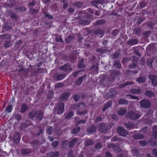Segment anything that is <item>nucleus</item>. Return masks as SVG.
Masks as SVG:
<instances>
[{"label": "nucleus", "instance_id": "f257e3e1", "mask_svg": "<svg viewBox=\"0 0 157 157\" xmlns=\"http://www.w3.org/2000/svg\"><path fill=\"white\" fill-rule=\"evenodd\" d=\"M127 118H128L131 120H135L138 119L140 117V115L138 113H136L132 111H129L126 114Z\"/></svg>", "mask_w": 157, "mask_h": 157}, {"label": "nucleus", "instance_id": "f03ea898", "mask_svg": "<svg viewBox=\"0 0 157 157\" xmlns=\"http://www.w3.org/2000/svg\"><path fill=\"white\" fill-rule=\"evenodd\" d=\"M141 107L147 109L150 108L151 105V103L150 101L147 99H143L140 101Z\"/></svg>", "mask_w": 157, "mask_h": 157}, {"label": "nucleus", "instance_id": "7ed1b4c3", "mask_svg": "<svg viewBox=\"0 0 157 157\" xmlns=\"http://www.w3.org/2000/svg\"><path fill=\"white\" fill-rule=\"evenodd\" d=\"M132 58V63L129 64L128 67L131 69H135L136 68L137 66V62L139 59V58L136 56H133Z\"/></svg>", "mask_w": 157, "mask_h": 157}, {"label": "nucleus", "instance_id": "20e7f679", "mask_svg": "<svg viewBox=\"0 0 157 157\" xmlns=\"http://www.w3.org/2000/svg\"><path fill=\"white\" fill-rule=\"evenodd\" d=\"M90 70L93 72L94 74H97L98 73L99 70V63L98 62L94 63L93 64L90 68Z\"/></svg>", "mask_w": 157, "mask_h": 157}, {"label": "nucleus", "instance_id": "39448f33", "mask_svg": "<svg viewBox=\"0 0 157 157\" xmlns=\"http://www.w3.org/2000/svg\"><path fill=\"white\" fill-rule=\"evenodd\" d=\"M118 133L123 137L126 136L128 134V132L121 127H118L117 128Z\"/></svg>", "mask_w": 157, "mask_h": 157}, {"label": "nucleus", "instance_id": "423d86ee", "mask_svg": "<svg viewBox=\"0 0 157 157\" xmlns=\"http://www.w3.org/2000/svg\"><path fill=\"white\" fill-rule=\"evenodd\" d=\"M98 129L99 131L101 133H105L108 129L106 125L103 123H100L98 125Z\"/></svg>", "mask_w": 157, "mask_h": 157}, {"label": "nucleus", "instance_id": "0eeeda50", "mask_svg": "<svg viewBox=\"0 0 157 157\" xmlns=\"http://www.w3.org/2000/svg\"><path fill=\"white\" fill-rule=\"evenodd\" d=\"M149 78L151 81L152 85L154 86H157V75L153 74L149 75Z\"/></svg>", "mask_w": 157, "mask_h": 157}, {"label": "nucleus", "instance_id": "6e6552de", "mask_svg": "<svg viewBox=\"0 0 157 157\" xmlns=\"http://www.w3.org/2000/svg\"><path fill=\"white\" fill-rule=\"evenodd\" d=\"M65 76V75L64 73H56L54 74L53 78L55 80L59 81L63 79Z\"/></svg>", "mask_w": 157, "mask_h": 157}, {"label": "nucleus", "instance_id": "1a4fd4ad", "mask_svg": "<svg viewBox=\"0 0 157 157\" xmlns=\"http://www.w3.org/2000/svg\"><path fill=\"white\" fill-rule=\"evenodd\" d=\"M77 55L76 52H71L69 56V60L72 63H74L76 62Z\"/></svg>", "mask_w": 157, "mask_h": 157}, {"label": "nucleus", "instance_id": "9d476101", "mask_svg": "<svg viewBox=\"0 0 157 157\" xmlns=\"http://www.w3.org/2000/svg\"><path fill=\"white\" fill-rule=\"evenodd\" d=\"M59 69L64 71H70L72 70L71 66L69 63H66L63 66H60Z\"/></svg>", "mask_w": 157, "mask_h": 157}, {"label": "nucleus", "instance_id": "9b49d317", "mask_svg": "<svg viewBox=\"0 0 157 157\" xmlns=\"http://www.w3.org/2000/svg\"><path fill=\"white\" fill-rule=\"evenodd\" d=\"M64 109V103L61 102L59 103L56 108V109L57 111V113L60 114L62 113Z\"/></svg>", "mask_w": 157, "mask_h": 157}, {"label": "nucleus", "instance_id": "f8f14e48", "mask_svg": "<svg viewBox=\"0 0 157 157\" xmlns=\"http://www.w3.org/2000/svg\"><path fill=\"white\" fill-rule=\"evenodd\" d=\"M75 19L79 20L80 21L78 22V23L83 26L89 25L90 22L89 20H82V17L80 16H78L77 17L75 18Z\"/></svg>", "mask_w": 157, "mask_h": 157}, {"label": "nucleus", "instance_id": "ddd939ff", "mask_svg": "<svg viewBox=\"0 0 157 157\" xmlns=\"http://www.w3.org/2000/svg\"><path fill=\"white\" fill-rule=\"evenodd\" d=\"M72 107L73 108H74L75 109L77 108L78 109V110H80L84 109L86 108V106L85 104L83 102H81L77 105L76 104L73 105Z\"/></svg>", "mask_w": 157, "mask_h": 157}, {"label": "nucleus", "instance_id": "4468645a", "mask_svg": "<svg viewBox=\"0 0 157 157\" xmlns=\"http://www.w3.org/2000/svg\"><path fill=\"white\" fill-rule=\"evenodd\" d=\"M120 72L119 71L116 70H113L111 72L110 75V78L112 80H114L115 78L118 76L120 75Z\"/></svg>", "mask_w": 157, "mask_h": 157}, {"label": "nucleus", "instance_id": "2eb2a0df", "mask_svg": "<svg viewBox=\"0 0 157 157\" xmlns=\"http://www.w3.org/2000/svg\"><path fill=\"white\" fill-rule=\"evenodd\" d=\"M139 42L138 39L137 38L132 39L128 40L127 44L129 45L132 46L138 44Z\"/></svg>", "mask_w": 157, "mask_h": 157}, {"label": "nucleus", "instance_id": "dca6fc26", "mask_svg": "<svg viewBox=\"0 0 157 157\" xmlns=\"http://www.w3.org/2000/svg\"><path fill=\"white\" fill-rule=\"evenodd\" d=\"M108 147L112 149L115 152H119L120 151V147L113 143L109 144L108 145Z\"/></svg>", "mask_w": 157, "mask_h": 157}, {"label": "nucleus", "instance_id": "f3484780", "mask_svg": "<svg viewBox=\"0 0 157 157\" xmlns=\"http://www.w3.org/2000/svg\"><path fill=\"white\" fill-rule=\"evenodd\" d=\"M71 94L70 92L64 93L61 94L60 96L61 100L67 101Z\"/></svg>", "mask_w": 157, "mask_h": 157}, {"label": "nucleus", "instance_id": "a211bd4d", "mask_svg": "<svg viewBox=\"0 0 157 157\" xmlns=\"http://www.w3.org/2000/svg\"><path fill=\"white\" fill-rule=\"evenodd\" d=\"M36 132L35 133V135L37 136H42L43 134L44 129L40 127H37L36 128Z\"/></svg>", "mask_w": 157, "mask_h": 157}, {"label": "nucleus", "instance_id": "6ab92c4d", "mask_svg": "<svg viewBox=\"0 0 157 157\" xmlns=\"http://www.w3.org/2000/svg\"><path fill=\"white\" fill-rule=\"evenodd\" d=\"M124 125L127 129H131L132 128H135V124L130 122H128L124 123Z\"/></svg>", "mask_w": 157, "mask_h": 157}, {"label": "nucleus", "instance_id": "aec40b11", "mask_svg": "<svg viewBox=\"0 0 157 157\" xmlns=\"http://www.w3.org/2000/svg\"><path fill=\"white\" fill-rule=\"evenodd\" d=\"M96 130V127L94 125H92L88 127L87 129V132L90 134H91L95 132Z\"/></svg>", "mask_w": 157, "mask_h": 157}, {"label": "nucleus", "instance_id": "412c9836", "mask_svg": "<svg viewBox=\"0 0 157 157\" xmlns=\"http://www.w3.org/2000/svg\"><path fill=\"white\" fill-rule=\"evenodd\" d=\"M40 141L38 140H34L30 142L33 148L34 149H36L38 148L39 146V145L41 144L39 143Z\"/></svg>", "mask_w": 157, "mask_h": 157}, {"label": "nucleus", "instance_id": "4be33fe9", "mask_svg": "<svg viewBox=\"0 0 157 157\" xmlns=\"http://www.w3.org/2000/svg\"><path fill=\"white\" fill-rule=\"evenodd\" d=\"M15 10L19 13H22L25 11L26 8L23 6H16L14 7Z\"/></svg>", "mask_w": 157, "mask_h": 157}, {"label": "nucleus", "instance_id": "5701e85b", "mask_svg": "<svg viewBox=\"0 0 157 157\" xmlns=\"http://www.w3.org/2000/svg\"><path fill=\"white\" fill-rule=\"evenodd\" d=\"M86 75H83L82 77H80L76 81L75 84L76 86H79L82 83L83 80L86 78Z\"/></svg>", "mask_w": 157, "mask_h": 157}, {"label": "nucleus", "instance_id": "b1692460", "mask_svg": "<svg viewBox=\"0 0 157 157\" xmlns=\"http://www.w3.org/2000/svg\"><path fill=\"white\" fill-rule=\"evenodd\" d=\"M59 155L57 151L50 152L47 154V157H58Z\"/></svg>", "mask_w": 157, "mask_h": 157}, {"label": "nucleus", "instance_id": "393cba45", "mask_svg": "<svg viewBox=\"0 0 157 157\" xmlns=\"http://www.w3.org/2000/svg\"><path fill=\"white\" fill-rule=\"evenodd\" d=\"M112 104V101L110 100L108 101L104 105V106L102 109V111L103 112L105 111L106 109L111 106Z\"/></svg>", "mask_w": 157, "mask_h": 157}, {"label": "nucleus", "instance_id": "a878e982", "mask_svg": "<svg viewBox=\"0 0 157 157\" xmlns=\"http://www.w3.org/2000/svg\"><path fill=\"white\" fill-rule=\"evenodd\" d=\"M43 115V113L42 112H41L40 110H38L36 111V118L37 120L40 121L42 119Z\"/></svg>", "mask_w": 157, "mask_h": 157}, {"label": "nucleus", "instance_id": "bb28decb", "mask_svg": "<svg viewBox=\"0 0 157 157\" xmlns=\"http://www.w3.org/2000/svg\"><path fill=\"white\" fill-rule=\"evenodd\" d=\"M7 13L10 16L12 19H16L17 18V14L12 11L7 10Z\"/></svg>", "mask_w": 157, "mask_h": 157}, {"label": "nucleus", "instance_id": "cd10ccee", "mask_svg": "<svg viewBox=\"0 0 157 157\" xmlns=\"http://www.w3.org/2000/svg\"><path fill=\"white\" fill-rule=\"evenodd\" d=\"M102 81L105 85H108L110 82V79L108 78L107 75H103Z\"/></svg>", "mask_w": 157, "mask_h": 157}, {"label": "nucleus", "instance_id": "c85d7f7f", "mask_svg": "<svg viewBox=\"0 0 157 157\" xmlns=\"http://www.w3.org/2000/svg\"><path fill=\"white\" fill-rule=\"evenodd\" d=\"M94 144V141L90 139H86L84 142L85 145L87 147L92 145Z\"/></svg>", "mask_w": 157, "mask_h": 157}, {"label": "nucleus", "instance_id": "c756f323", "mask_svg": "<svg viewBox=\"0 0 157 157\" xmlns=\"http://www.w3.org/2000/svg\"><path fill=\"white\" fill-rule=\"evenodd\" d=\"M11 36L10 34L6 33L0 36V38L2 40H8L11 39Z\"/></svg>", "mask_w": 157, "mask_h": 157}, {"label": "nucleus", "instance_id": "7c9ffc66", "mask_svg": "<svg viewBox=\"0 0 157 157\" xmlns=\"http://www.w3.org/2000/svg\"><path fill=\"white\" fill-rule=\"evenodd\" d=\"M78 139L77 138H74L71 140L69 142V146L70 147H73L77 142Z\"/></svg>", "mask_w": 157, "mask_h": 157}, {"label": "nucleus", "instance_id": "2f4dec72", "mask_svg": "<svg viewBox=\"0 0 157 157\" xmlns=\"http://www.w3.org/2000/svg\"><path fill=\"white\" fill-rule=\"evenodd\" d=\"M31 152V151L29 149L23 148L21 150V154L24 155L30 154Z\"/></svg>", "mask_w": 157, "mask_h": 157}, {"label": "nucleus", "instance_id": "473e14b6", "mask_svg": "<svg viewBox=\"0 0 157 157\" xmlns=\"http://www.w3.org/2000/svg\"><path fill=\"white\" fill-rule=\"evenodd\" d=\"M141 90L140 89H132L130 90V93L134 94H139L141 93Z\"/></svg>", "mask_w": 157, "mask_h": 157}, {"label": "nucleus", "instance_id": "72a5a7b5", "mask_svg": "<svg viewBox=\"0 0 157 157\" xmlns=\"http://www.w3.org/2000/svg\"><path fill=\"white\" fill-rule=\"evenodd\" d=\"M145 94L148 97L152 98L154 96L155 93L151 90H146L145 92Z\"/></svg>", "mask_w": 157, "mask_h": 157}, {"label": "nucleus", "instance_id": "f704fd0d", "mask_svg": "<svg viewBox=\"0 0 157 157\" xmlns=\"http://www.w3.org/2000/svg\"><path fill=\"white\" fill-rule=\"evenodd\" d=\"M146 80V78L144 76H140L137 78L136 79V81L139 83H144Z\"/></svg>", "mask_w": 157, "mask_h": 157}, {"label": "nucleus", "instance_id": "c9c22d12", "mask_svg": "<svg viewBox=\"0 0 157 157\" xmlns=\"http://www.w3.org/2000/svg\"><path fill=\"white\" fill-rule=\"evenodd\" d=\"M83 59H82L79 61L77 64V67L79 68H83L85 67V65L83 63Z\"/></svg>", "mask_w": 157, "mask_h": 157}, {"label": "nucleus", "instance_id": "e433bc0d", "mask_svg": "<svg viewBox=\"0 0 157 157\" xmlns=\"http://www.w3.org/2000/svg\"><path fill=\"white\" fill-rule=\"evenodd\" d=\"M133 137L135 139H141L144 138V136L143 134L136 133L133 135Z\"/></svg>", "mask_w": 157, "mask_h": 157}, {"label": "nucleus", "instance_id": "4c0bfd02", "mask_svg": "<svg viewBox=\"0 0 157 157\" xmlns=\"http://www.w3.org/2000/svg\"><path fill=\"white\" fill-rule=\"evenodd\" d=\"M131 152L137 156H140L141 155L140 152L136 148H133L131 150Z\"/></svg>", "mask_w": 157, "mask_h": 157}, {"label": "nucleus", "instance_id": "58836bf2", "mask_svg": "<svg viewBox=\"0 0 157 157\" xmlns=\"http://www.w3.org/2000/svg\"><path fill=\"white\" fill-rule=\"evenodd\" d=\"M20 139V136L18 133L15 134L14 135L13 138L14 142L16 143H18Z\"/></svg>", "mask_w": 157, "mask_h": 157}, {"label": "nucleus", "instance_id": "ea45409f", "mask_svg": "<svg viewBox=\"0 0 157 157\" xmlns=\"http://www.w3.org/2000/svg\"><path fill=\"white\" fill-rule=\"evenodd\" d=\"M142 32V29L139 27L135 28L133 31V33L138 35H139Z\"/></svg>", "mask_w": 157, "mask_h": 157}, {"label": "nucleus", "instance_id": "a19ab883", "mask_svg": "<svg viewBox=\"0 0 157 157\" xmlns=\"http://www.w3.org/2000/svg\"><path fill=\"white\" fill-rule=\"evenodd\" d=\"M113 65L114 67L118 69H120L121 67V63L118 60H115L114 62Z\"/></svg>", "mask_w": 157, "mask_h": 157}, {"label": "nucleus", "instance_id": "79ce46f5", "mask_svg": "<svg viewBox=\"0 0 157 157\" xmlns=\"http://www.w3.org/2000/svg\"><path fill=\"white\" fill-rule=\"evenodd\" d=\"M74 39V37L72 35H70L67 36L65 39V41L67 43H70Z\"/></svg>", "mask_w": 157, "mask_h": 157}, {"label": "nucleus", "instance_id": "37998d69", "mask_svg": "<svg viewBox=\"0 0 157 157\" xmlns=\"http://www.w3.org/2000/svg\"><path fill=\"white\" fill-rule=\"evenodd\" d=\"M112 141H119L120 142L123 141V139L117 136H114L111 139Z\"/></svg>", "mask_w": 157, "mask_h": 157}, {"label": "nucleus", "instance_id": "c03bdc74", "mask_svg": "<svg viewBox=\"0 0 157 157\" xmlns=\"http://www.w3.org/2000/svg\"><path fill=\"white\" fill-rule=\"evenodd\" d=\"M126 112V111L124 108H121L117 111V113L120 115H122L124 114Z\"/></svg>", "mask_w": 157, "mask_h": 157}, {"label": "nucleus", "instance_id": "a18cd8bd", "mask_svg": "<svg viewBox=\"0 0 157 157\" xmlns=\"http://www.w3.org/2000/svg\"><path fill=\"white\" fill-rule=\"evenodd\" d=\"M12 46V44L10 41L6 40L4 44V46L5 48H9Z\"/></svg>", "mask_w": 157, "mask_h": 157}, {"label": "nucleus", "instance_id": "49530a36", "mask_svg": "<svg viewBox=\"0 0 157 157\" xmlns=\"http://www.w3.org/2000/svg\"><path fill=\"white\" fill-rule=\"evenodd\" d=\"M105 21L103 19L98 20L94 24V25H101L105 24Z\"/></svg>", "mask_w": 157, "mask_h": 157}, {"label": "nucleus", "instance_id": "de8ad7c7", "mask_svg": "<svg viewBox=\"0 0 157 157\" xmlns=\"http://www.w3.org/2000/svg\"><path fill=\"white\" fill-rule=\"evenodd\" d=\"M28 108V106L25 104H23L21 106V113H23L25 112L26 111Z\"/></svg>", "mask_w": 157, "mask_h": 157}, {"label": "nucleus", "instance_id": "09e8293b", "mask_svg": "<svg viewBox=\"0 0 157 157\" xmlns=\"http://www.w3.org/2000/svg\"><path fill=\"white\" fill-rule=\"evenodd\" d=\"M118 103L120 105H127L128 101L123 98H121L118 101Z\"/></svg>", "mask_w": 157, "mask_h": 157}, {"label": "nucleus", "instance_id": "8fccbe9b", "mask_svg": "<svg viewBox=\"0 0 157 157\" xmlns=\"http://www.w3.org/2000/svg\"><path fill=\"white\" fill-rule=\"evenodd\" d=\"M153 135L154 138L157 140V127L155 126L153 128Z\"/></svg>", "mask_w": 157, "mask_h": 157}, {"label": "nucleus", "instance_id": "3c124183", "mask_svg": "<svg viewBox=\"0 0 157 157\" xmlns=\"http://www.w3.org/2000/svg\"><path fill=\"white\" fill-rule=\"evenodd\" d=\"M154 59H147V66L151 68H152V63Z\"/></svg>", "mask_w": 157, "mask_h": 157}, {"label": "nucleus", "instance_id": "603ef678", "mask_svg": "<svg viewBox=\"0 0 157 157\" xmlns=\"http://www.w3.org/2000/svg\"><path fill=\"white\" fill-rule=\"evenodd\" d=\"M94 33L96 35L100 34L103 35L104 33V32L103 30L99 29L94 30Z\"/></svg>", "mask_w": 157, "mask_h": 157}, {"label": "nucleus", "instance_id": "864d4df0", "mask_svg": "<svg viewBox=\"0 0 157 157\" xmlns=\"http://www.w3.org/2000/svg\"><path fill=\"white\" fill-rule=\"evenodd\" d=\"M96 52L101 54H103L104 52L106 53L107 52H109V51L103 48H98L96 50Z\"/></svg>", "mask_w": 157, "mask_h": 157}, {"label": "nucleus", "instance_id": "5fc2aeb1", "mask_svg": "<svg viewBox=\"0 0 157 157\" xmlns=\"http://www.w3.org/2000/svg\"><path fill=\"white\" fill-rule=\"evenodd\" d=\"M81 129V128L79 126H77L74 128L72 130L71 132L73 134H77L78 131Z\"/></svg>", "mask_w": 157, "mask_h": 157}, {"label": "nucleus", "instance_id": "6e6d98bb", "mask_svg": "<svg viewBox=\"0 0 157 157\" xmlns=\"http://www.w3.org/2000/svg\"><path fill=\"white\" fill-rule=\"evenodd\" d=\"M36 111L33 110L30 112L29 114V117L30 118L32 119L36 116Z\"/></svg>", "mask_w": 157, "mask_h": 157}, {"label": "nucleus", "instance_id": "4d7b16f0", "mask_svg": "<svg viewBox=\"0 0 157 157\" xmlns=\"http://www.w3.org/2000/svg\"><path fill=\"white\" fill-rule=\"evenodd\" d=\"M73 115V113L72 111H70L66 115L65 118L67 120L70 119Z\"/></svg>", "mask_w": 157, "mask_h": 157}, {"label": "nucleus", "instance_id": "13d9d810", "mask_svg": "<svg viewBox=\"0 0 157 157\" xmlns=\"http://www.w3.org/2000/svg\"><path fill=\"white\" fill-rule=\"evenodd\" d=\"M133 82H126L123 84H121L119 87V88H122L124 87L125 86L130 84H133Z\"/></svg>", "mask_w": 157, "mask_h": 157}, {"label": "nucleus", "instance_id": "bf43d9fd", "mask_svg": "<svg viewBox=\"0 0 157 157\" xmlns=\"http://www.w3.org/2000/svg\"><path fill=\"white\" fill-rule=\"evenodd\" d=\"M87 112V111L86 110H84L82 111H81L80 110H78L76 114L79 115L80 116H81L86 114Z\"/></svg>", "mask_w": 157, "mask_h": 157}, {"label": "nucleus", "instance_id": "052dcab7", "mask_svg": "<svg viewBox=\"0 0 157 157\" xmlns=\"http://www.w3.org/2000/svg\"><path fill=\"white\" fill-rule=\"evenodd\" d=\"M13 117L18 121H20L21 118V116L18 113H15L13 114Z\"/></svg>", "mask_w": 157, "mask_h": 157}, {"label": "nucleus", "instance_id": "680f3d73", "mask_svg": "<svg viewBox=\"0 0 157 157\" xmlns=\"http://www.w3.org/2000/svg\"><path fill=\"white\" fill-rule=\"evenodd\" d=\"M73 98L75 102H77L80 99V96L78 94H76L73 95Z\"/></svg>", "mask_w": 157, "mask_h": 157}, {"label": "nucleus", "instance_id": "e2e57ef3", "mask_svg": "<svg viewBox=\"0 0 157 157\" xmlns=\"http://www.w3.org/2000/svg\"><path fill=\"white\" fill-rule=\"evenodd\" d=\"M64 84L61 82H59L56 84L55 85V87L56 89L59 88L63 87Z\"/></svg>", "mask_w": 157, "mask_h": 157}, {"label": "nucleus", "instance_id": "0e129e2a", "mask_svg": "<svg viewBox=\"0 0 157 157\" xmlns=\"http://www.w3.org/2000/svg\"><path fill=\"white\" fill-rule=\"evenodd\" d=\"M39 12L38 10H35L33 8H30L29 13L30 14H37Z\"/></svg>", "mask_w": 157, "mask_h": 157}, {"label": "nucleus", "instance_id": "69168bd1", "mask_svg": "<svg viewBox=\"0 0 157 157\" xmlns=\"http://www.w3.org/2000/svg\"><path fill=\"white\" fill-rule=\"evenodd\" d=\"M3 27L7 31H9L11 29V27L8 23H6Z\"/></svg>", "mask_w": 157, "mask_h": 157}, {"label": "nucleus", "instance_id": "338daca9", "mask_svg": "<svg viewBox=\"0 0 157 157\" xmlns=\"http://www.w3.org/2000/svg\"><path fill=\"white\" fill-rule=\"evenodd\" d=\"M55 40L56 41V42H60L61 43L63 42V41L62 38H61V36H57L55 38Z\"/></svg>", "mask_w": 157, "mask_h": 157}, {"label": "nucleus", "instance_id": "774afa93", "mask_svg": "<svg viewBox=\"0 0 157 157\" xmlns=\"http://www.w3.org/2000/svg\"><path fill=\"white\" fill-rule=\"evenodd\" d=\"M73 5L77 8H79L82 6V3L80 2H78L74 3Z\"/></svg>", "mask_w": 157, "mask_h": 157}]
</instances>
